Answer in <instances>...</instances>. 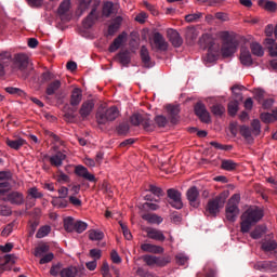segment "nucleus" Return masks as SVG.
Segmentation results:
<instances>
[{
    "label": "nucleus",
    "mask_w": 277,
    "mask_h": 277,
    "mask_svg": "<svg viewBox=\"0 0 277 277\" xmlns=\"http://www.w3.org/2000/svg\"><path fill=\"white\" fill-rule=\"evenodd\" d=\"M239 195H233L225 209L228 222H235L239 215Z\"/></svg>",
    "instance_id": "nucleus-7"
},
{
    "label": "nucleus",
    "mask_w": 277,
    "mask_h": 277,
    "mask_svg": "<svg viewBox=\"0 0 277 277\" xmlns=\"http://www.w3.org/2000/svg\"><path fill=\"white\" fill-rule=\"evenodd\" d=\"M258 5H260V8H263L267 12H276L277 10V3L275 1L258 0Z\"/></svg>",
    "instance_id": "nucleus-33"
},
{
    "label": "nucleus",
    "mask_w": 277,
    "mask_h": 277,
    "mask_svg": "<svg viewBox=\"0 0 277 277\" xmlns=\"http://www.w3.org/2000/svg\"><path fill=\"white\" fill-rule=\"evenodd\" d=\"M267 227L265 225H258L254 230L251 232L252 239H261L265 235Z\"/></svg>",
    "instance_id": "nucleus-37"
},
{
    "label": "nucleus",
    "mask_w": 277,
    "mask_h": 277,
    "mask_svg": "<svg viewBox=\"0 0 277 277\" xmlns=\"http://www.w3.org/2000/svg\"><path fill=\"white\" fill-rule=\"evenodd\" d=\"M202 18V13L197 12V13H192L185 16L186 23H197Z\"/></svg>",
    "instance_id": "nucleus-54"
},
{
    "label": "nucleus",
    "mask_w": 277,
    "mask_h": 277,
    "mask_svg": "<svg viewBox=\"0 0 277 277\" xmlns=\"http://www.w3.org/2000/svg\"><path fill=\"white\" fill-rule=\"evenodd\" d=\"M251 133L253 135H261V121L259 119L251 121Z\"/></svg>",
    "instance_id": "nucleus-52"
},
{
    "label": "nucleus",
    "mask_w": 277,
    "mask_h": 277,
    "mask_svg": "<svg viewBox=\"0 0 277 277\" xmlns=\"http://www.w3.org/2000/svg\"><path fill=\"white\" fill-rule=\"evenodd\" d=\"M142 220H145L148 224H161L163 222V217L156 213H145L142 215Z\"/></svg>",
    "instance_id": "nucleus-31"
},
{
    "label": "nucleus",
    "mask_w": 277,
    "mask_h": 277,
    "mask_svg": "<svg viewBox=\"0 0 277 277\" xmlns=\"http://www.w3.org/2000/svg\"><path fill=\"white\" fill-rule=\"evenodd\" d=\"M199 44L203 47V49H208V57H211L213 53V39H211V35H202L201 38H199Z\"/></svg>",
    "instance_id": "nucleus-17"
},
{
    "label": "nucleus",
    "mask_w": 277,
    "mask_h": 277,
    "mask_svg": "<svg viewBox=\"0 0 277 277\" xmlns=\"http://www.w3.org/2000/svg\"><path fill=\"white\" fill-rule=\"evenodd\" d=\"M118 16L113 18V25H117V27H121L122 25V21H124V18H127V15L124 13H122V10L119 11Z\"/></svg>",
    "instance_id": "nucleus-60"
},
{
    "label": "nucleus",
    "mask_w": 277,
    "mask_h": 277,
    "mask_svg": "<svg viewBox=\"0 0 277 277\" xmlns=\"http://www.w3.org/2000/svg\"><path fill=\"white\" fill-rule=\"evenodd\" d=\"M143 261L149 267H153V265H157V256H155V255H144Z\"/></svg>",
    "instance_id": "nucleus-63"
},
{
    "label": "nucleus",
    "mask_w": 277,
    "mask_h": 277,
    "mask_svg": "<svg viewBox=\"0 0 277 277\" xmlns=\"http://www.w3.org/2000/svg\"><path fill=\"white\" fill-rule=\"evenodd\" d=\"M75 219L72 216H68L64 220V228L67 233H72L75 230Z\"/></svg>",
    "instance_id": "nucleus-49"
},
{
    "label": "nucleus",
    "mask_w": 277,
    "mask_h": 277,
    "mask_svg": "<svg viewBox=\"0 0 277 277\" xmlns=\"http://www.w3.org/2000/svg\"><path fill=\"white\" fill-rule=\"evenodd\" d=\"M120 116V110L117 106H110L108 108H98L95 115L97 124H107V122H114Z\"/></svg>",
    "instance_id": "nucleus-4"
},
{
    "label": "nucleus",
    "mask_w": 277,
    "mask_h": 277,
    "mask_svg": "<svg viewBox=\"0 0 277 277\" xmlns=\"http://www.w3.org/2000/svg\"><path fill=\"white\" fill-rule=\"evenodd\" d=\"M277 248V242L276 240H264L262 242V250L264 252H274Z\"/></svg>",
    "instance_id": "nucleus-41"
},
{
    "label": "nucleus",
    "mask_w": 277,
    "mask_h": 277,
    "mask_svg": "<svg viewBox=\"0 0 277 277\" xmlns=\"http://www.w3.org/2000/svg\"><path fill=\"white\" fill-rule=\"evenodd\" d=\"M69 10H70V0H64L60 4L57 12L60 16H64V14H66Z\"/></svg>",
    "instance_id": "nucleus-48"
},
{
    "label": "nucleus",
    "mask_w": 277,
    "mask_h": 277,
    "mask_svg": "<svg viewBox=\"0 0 277 277\" xmlns=\"http://www.w3.org/2000/svg\"><path fill=\"white\" fill-rule=\"evenodd\" d=\"M251 53L252 55H255L256 57H263L265 55V51L263 50V45L259 42H252L250 44Z\"/></svg>",
    "instance_id": "nucleus-36"
},
{
    "label": "nucleus",
    "mask_w": 277,
    "mask_h": 277,
    "mask_svg": "<svg viewBox=\"0 0 277 277\" xmlns=\"http://www.w3.org/2000/svg\"><path fill=\"white\" fill-rule=\"evenodd\" d=\"M239 133L247 142L252 141V129H250V127L240 126Z\"/></svg>",
    "instance_id": "nucleus-40"
},
{
    "label": "nucleus",
    "mask_w": 277,
    "mask_h": 277,
    "mask_svg": "<svg viewBox=\"0 0 277 277\" xmlns=\"http://www.w3.org/2000/svg\"><path fill=\"white\" fill-rule=\"evenodd\" d=\"M141 250H143V252H149L151 254H163V248L161 246H156L151 243L141 245Z\"/></svg>",
    "instance_id": "nucleus-26"
},
{
    "label": "nucleus",
    "mask_w": 277,
    "mask_h": 277,
    "mask_svg": "<svg viewBox=\"0 0 277 277\" xmlns=\"http://www.w3.org/2000/svg\"><path fill=\"white\" fill-rule=\"evenodd\" d=\"M94 109V100H87L82 103L79 114L82 120H87L90 114H92V110Z\"/></svg>",
    "instance_id": "nucleus-14"
},
{
    "label": "nucleus",
    "mask_w": 277,
    "mask_h": 277,
    "mask_svg": "<svg viewBox=\"0 0 277 277\" xmlns=\"http://www.w3.org/2000/svg\"><path fill=\"white\" fill-rule=\"evenodd\" d=\"M105 237V234L101 230L93 229L89 233V239L91 241H101Z\"/></svg>",
    "instance_id": "nucleus-45"
},
{
    "label": "nucleus",
    "mask_w": 277,
    "mask_h": 277,
    "mask_svg": "<svg viewBox=\"0 0 277 277\" xmlns=\"http://www.w3.org/2000/svg\"><path fill=\"white\" fill-rule=\"evenodd\" d=\"M42 196H43L42 193L38 192V188L32 187L28 190L27 198L28 200H30V198L40 199L42 198Z\"/></svg>",
    "instance_id": "nucleus-61"
},
{
    "label": "nucleus",
    "mask_w": 277,
    "mask_h": 277,
    "mask_svg": "<svg viewBox=\"0 0 277 277\" xmlns=\"http://www.w3.org/2000/svg\"><path fill=\"white\" fill-rule=\"evenodd\" d=\"M50 233H51V226L44 225L38 229L36 237H37V239H42V238L47 237V235H49Z\"/></svg>",
    "instance_id": "nucleus-51"
},
{
    "label": "nucleus",
    "mask_w": 277,
    "mask_h": 277,
    "mask_svg": "<svg viewBox=\"0 0 277 277\" xmlns=\"http://www.w3.org/2000/svg\"><path fill=\"white\" fill-rule=\"evenodd\" d=\"M77 272L75 266L65 267L61 272V277H77Z\"/></svg>",
    "instance_id": "nucleus-43"
},
{
    "label": "nucleus",
    "mask_w": 277,
    "mask_h": 277,
    "mask_svg": "<svg viewBox=\"0 0 277 277\" xmlns=\"http://www.w3.org/2000/svg\"><path fill=\"white\" fill-rule=\"evenodd\" d=\"M62 267V263L53 264L50 268V275L54 277L62 276V269H64Z\"/></svg>",
    "instance_id": "nucleus-53"
},
{
    "label": "nucleus",
    "mask_w": 277,
    "mask_h": 277,
    "mask_svg": "<svg viewBox=\"0 0 277 277\" xmlns=\"http://www.w3.org/2000/svg\"><path fill=\"white\" fill-rule=\"evenodd\" d=\"M5 92H8V94H15L16 96H25V91L19 88L8 87L5 88Z\"/></svg>",
    "instance_id": "nucleus-58"
},
{
    "label": "nucleus",
    "mask_w": 277,
    "mask_h": 277,
    "mask_svg": "<svg viewBox=\"0 0 277 277\" xmlns=\"http://www.w3.org/2000/svg\"><path fill=\"white\" fill-rule=\"evenodd\" d=\"M239 164L235 162V160L223 159L221 161V169L225 170L226 172H235V170H237Z\"/></svg>",
    "instance_id": "nucleus-30"
},
{
    "label": "nucleus",
    "mask_w": 277,
    "mask_h": 277,
    "mask_svg": "<svg viewBox=\"0 0 277 277\" xmlns=\"http://www.w3.org/2000/svg\"><path fill=\"white\" fill-rule=\"evenodd\" d=\"M130 122L133 127H143L148 133L155 131V121L150 119V115L135 113L130 117Z\"/></svg>",
    "instance_id": "nucleus-6"
},
{
    "label": "nucleus",
    "mask_w": 277,
    "mask_h": 277,
    "mask_svg": "<svg viewBox=\"0 0 277 277\" xmlns=\"http://www.w3.org/2000/svg\"><path fill=\"white\" fill-rule=\"evenodd\" d=\"M255 268L260 272H269V261H263L255 264Z\"/></svg>",
    "instance_id": "nucleus-64"
},
{
    "label": "nucleus",
    "mask_w": 277,
    "mask_h": 277,
    "mask_svg": "<svg viewBox=\"0 0 277 277\" xmlns=\"http://www.w3.org/2000/svg\"><path fill=\"white\" fill-rule=\"evenodd\" d=\"M124 40H127L126 31L121 32L117 38L114 39L113 43L108 48L109 53H116V51L122 47Z\"/></svg>",
    "instance_id": "nucleus-20"
},
{
    "label": "nucleus",
    "mask_w": 277,
    "mask_h": 277,
    "mask_svg": "<svg viewBox=\"0 0 277 277\" xmlns=\"http://www.w3.org/2000/svg\"><path fill=\"white\" fill-rule=\"evenodd\" d=\"M240 233H250V229L254 224L263 220V210L259 207H250L241 215Z\"/></svg>",
    "instance_id": "nucleus-1"
},
{
    "label": "nucleus",
    "mask_w": 277,
    "mask_h": 277,
    "mask_svg": "<svg viewBox=\"0 0 277 277\" xmlns=\"http://www.w3.org/2000/svg\"><path fill=\"white\" fill-rule=\"evenodd\" d=\"M82 100H83V92L81 91V89L79 88L74 89L70 95V101H69L71 107H79Z\"/></svg>",
    "instance_id": "nucleus-22"
},
{
    "label": "nucleus",
    "mask_w": 277,
    "mask_h": 277,
    "mask_svg": "<svg viewBox=\"0 0 277 277\" xmlns=\"http://www.w3.org/2000/svg\"><path fill=\"white\" fill-rule=\"evenodd\" d=\"M170 261H172V258L170 256H156L157 267H166Z\"/></svg>",
    "instance_id": "nucleus-55"
},
{
    "label": "nucleus",
    "mask_w": 277,
    "mask_h": 277,
    "mask_svg": "<svg viewBox=\"0 0 277 277\" xmlns=\"http://www.w3.org/2000/svg\"><path fill=\"white\" fill-rule=\"evenodd\" d=\"M49 250H51V247H49V245L47 243H42L35 249V256L37 258L44 256V254H47Z\"/></svg>",
    "instance_id": "nucleus-44"
},
{
    "label": "nucleus",
    "mask_w": 277,
    "mask_h": 277,
    "mask_svg": "<svg viewBox=\"0 0 277 277\" xmlns=\"http://www.w3.org/2000/svg\"><path fill=\"white\" fill-rule=\"evenodd\" d=\"M239 111V100H235L228 103V114L229 116H236Z\"/></svg>",
    "instance_id": "nucleus-50"
},
{
    "label": "nucleus",
    "mask_w": 277,
    "mask_h": 277,
    "mask_svg": "<svg viewBox=\"0 0 277 277\" xmlns=\"http://www.w3.org/2000/svg\"><path fill=\"white\" fill-rule=\"evenodd\" d=\"M8 179V172H0V198L5 196L8 189H10V182L5 181Z\"/></svg>",
    "instance_id": "nucleus-28"
},
{
    "label": "nucleus",
    "mask_w": 277,
    "mask_h": 277,
    "mask_svg": "<svg viewBox=\"0 0 277 277\" xmlns=\"http://www.w3.org/2000/svg\"><path fill=\"white\" fill-rule=\"evenodd\" d=\"M60 88H62V81L53 80L50 83H48L45 94L48 96H53L57 92V90H60Z\"/></svg>",
    "instance_id": "nucleus-29"
},
{
    "label": "nucleus",
    "mask_w": 277,
    "mask_h": 277,
    "mask_svg": "<svg viewBox=\"0 0 277 277\" xmlns=\"http://www.w3.org/2000/svg\"><path fill=\"white\" fill-rule=\"evenodd\" d=\"M167 196L169 198L168 202L173 207V209H183L182 194L176 188H169L167 190Z\"/></svg>",
    "instance_id": "nucleus-8"
},
{
    "label": "nucleus",
    "mask_w": 277,
    "mask_h": 277,
    "mask_svg": "<svg viewBox=\"0 0 277 277\" xmlns=\"http://www.w3.org/2000/svg\"><path fill=\"white\" fill-rule=\"evenodd\" d=\"M140 55L145 68H153V66H155V64H153V58H150V52H148L146 45L141 47Z\"/></svg>",
    "instance_id": "nucleus-19"
},
{
    "label": "nucleus",
    "mask_w": 277,
    "mask_h": 277,
    "mask_svg": "<svg viewBox=\"0 0 277 277\" xmlns=\"http://www.w3.org/2000/svg\"><path fill=\"white\" fill-rule=\"evenodd\" d=\"M186 198L194 209H198L200 207V192H198V187L193 186L187 189Z\"/></svg>",
    "instance_id": "nucleus-11"
},
{
    "label": "nucleus",
    "mask_w": 277,
    "mask_h": 277,
    "mask_svg": "<svg viewBox=\"0 0 277 277\" xmlns=\"http://www.w3.org/2000/svg\"><path fill=\"white\" fill-rule=\"evenodd\" d=\"M167 111L169 113L171 124H176V122H179V118H180L179 114H181V108L179 107V105L167 106Z\"/></svg>",
    "instance_id": "nucleus-25"
},
{
    "label": "nucleus",
    "mask_w": 277,
    "mask_h": 277,
    "mask_svg": "<svg viewBox=\"0 0 277 277\" xmlns=\"http://www.w3.org/2000/svg\"><path fill=\"white\" fill-rule=\"evenodd\" d=\"M130 129L131 128L129 127V124L127 122H123L117 127V133H118V135H127V133H129Z\"/></svg>",
    "instance_id": "nucleus-62"
},
{
    "label": "nucleus",
    "mask_w": 277,
    "mask_h": 277,
    "mask_svg": "<svg viewBox=\"0 0 277 277\" xmlns=\"http://www.w3.org/2000/svg\"><path fill=\"white\" fill-rule=\"evenodd\" d=\"M228 196V190H224L215 198L210 199L206 206V215H212V217H215L217 213H220V209L224 208Z\"/></svg>",
    "instance_id": "nucleus-3"
},
{
    "label": "nucleus",
    "mask_w": 277,
    "mask_h": 277,
    "mask_svg": "<svg viewBox=\"0 0 277 277\" xmlns=\"http://www.w3.org/2000/svg\"><path fill=\"white\" fill-rule=\"evenodd\" d=\"M154 44L157 51H168V43L166 42V38L160 32L154 34Z\"/></svg>",
    "instance_id": "nucleus-21"
},
{
    "label": "nucleus",
    "mask_w": 277,
    "mask_h": 277,
    "mask_svg": "<svg viewBox=\"0 0 277 277\" xmlns=\"http://www.w3.org/2000/svg\"><path fill=\"white\" fill-rule=\"evenodd\" d=\"M66 159V155L62 151H57L55 155L50 157V163L54 168H61Z\"/></svg>",
    "instance_id": "nucleus-27"
},
{
    "label": "nucleus",
    "mask_w": 277,
    "mask_h": 277,
    "mask_svg": "<svg viewBox=\"0 0 277 277\" xmlns=\"http://www.w3.org/2000/svg\"><path fill=\"white\" fill-rule=\"evenodd\" d=\"M197 38H198V29H196L195 27L187 28L186 39L190 41V44L196 42Z\"/></svg>",
    "instance_id": "nucleus-46"
},
{
    "label": "nucleus",
    "mask_w": 277,
    "mask_h": 277,
    "mask_svg": "<svg viewBox=\"0 0 277 277\" xmlns=\"http://www.w3.org/2000/svg\"><path fill=\"white\" fill-rule=\"evenodd\" d=\"M96 10H98V3H94L92 5L91 12L82 21V25H83L84 29H92V27H94V24L98 19V15H96Z\"/></svg>",
    "instance_id": "nucleus-12"
},
{
    "label": "nucleus",
    "mask_w": 277,
    "mask_h": 277,
    "mask_svg": "<svg viewBox=\"0 0 277 277\" xmlns=\"http://www.w3.org/2000/svg\"><path fill=\"white\" fill-rule=\"evenodd\" d=\"M102 14L106 18H109L111 14H120V10H118V5L114 4V2L107 1L103 5Z\"/></svg>",
    "instance_id": "nucleus-18"
},
{
    "label": "nucleus",
    "mask_w": 277,
    "mask_h": 277,
    "mask_svg": "<svg viewBox=\"0 0 277 277\" xmlns=\"http://www.w3.org/2000/svg\"><path fill=\"white\" fill-rule=\"evenodd\" d=\"M94 3H98L94 0H81L80 4H79V10L81 12V14H83V12H85L87 10H90V8L92 9V5Z\"/></svg>",
    "instance_id": "nucleus-47"
},
{
    "label": "nucleus",
    "mask_w": 277,
    "mask_h": 277,
    "mask_svg": "<svg viewBox=\"0 0 277 277\" xmlns=\"http://www.w3.org/2000/svg\"><path fill=\"white\" fill-rule=\"evenodd\" d=\"M117 57L122 66H129L131 64V52L129 50L119 52Z\"/></svg>",
    "instance_id": "nucleus-35"
},
{
    "label": "nucleus",
    "mask_w": 277,
    "mask_h": 277,
    "mask_svg": "<svg viewBox=\"0 0 277 277\" xmlns=\"http://www.w3.org/2000/svg\"><path fill=\"white\" fill-rule=\"evenodd\" d=\"M13 69L17 70L19 79H29L31 77V71L34 66L29 64V56L27 54H16L13 60Z\"/></svg>",
    "instance_id": "nucleus-2"
},
{
    "label": "nucleus",
    "mask_w": 277,
    "mask_h": 277,
    "mask_svg": "<svg viewBox=\"0 0 277 277\" xmlns=\"http://www.w3.org/2000/svg\"><path fill=\"white\" fill-rule=\"evenodd\" d=\"M53 207H56L57 209H67L69 202L66 198L62 197H54L52 200Z\"/></svg>",
    "instance_id": "nucleus-38"
},
{
    "label": "nucleus",
    "mask_w": 277,
    "mask_h": 277,
    "mask_svg": "<svg viewBox=\"0 0 277 277\" xmlns=\"http://www.w3.org/2000/svg\"><path fill=\"white\" fill-rule=\"evenodd\" d=\"M195 116H198L199 120L209 124L211 122V114L207 110V106L202 102H197L194 107Z\"/></svg>",
    "instance_id": "nucleus-10"
},
{
    "label": "nucleus",
    "mask_w": 277,
    "mask_h": 277,
    "mask_svg": "<svg viewBox=\"0 0 277 277\" xmlns=\"http://www.w3.org/2000/svg\"><path fill=\"white\" fill-rule=\"evenodd\" d=\"M75 174H77V176H81L82 179H85V181H89L90 183H96V176H94V174H91L90 171H88V168L78 164L75 168Z\"/></svg>",
    "instance_id": "nucleus-13"
},
{
    "label": "nucleus",
    "mask_w": 277,
    "mask_h": 277,
    "mask_svg": "<svg viewBox=\"0 0 277 277\" xmlns=\"http://www.w3.org/2000/svg\"><path fill=\"white\" fill-rule=\"evenodd\" d=\"M262 122L269 124L277 120V108L273 109L272 113H262L260 116Z\"/></svg>",
    "instance_id": "nucleus-32"
},
{
    "label": "nucleus",
    "mask_w": 277,
    "mask_h": 277,
    "mask_svg": "<svg viewBox=\"0 0 277 277\" xmlns=\"http://www.w3.org/2000/svg\"><path fill=\"white\" fill-rule=\"evenodd\" d=\"M88 229V223L83 222V221H77L75 223V227L74 230H76V233H83L84 230Z\"/></svg>",
    "instance_id": "nucleus-56"
},
{
    "label": "nucleus",
    "mask_w": 277,
    "mask_h": 277,
    "mask_svg": "<svg viewBox=\"0 0 277 277\" xmlns=\"http://www.w3.org/2000/svg\"><path fill=\"white\" fill-rule=\"evenodd\" d=\"M265 44L268 47L271 57H277L276 45L274 48V44H276V40L272 37H268L265 39Z\"/></svg>",
    "instance_id": "nucleus-39"
},
{
    "label": "nucleus",
    "mask_w": 277,
    "mask_h": 277,
    "mask_svg": "<svg viewBox=\"0 0 277 277\" xmlns=\"http://www.w3.org/2000/svg\"><path fill=\"white\" fill-rule=\"evenodd\" d=\"M240 62L242 66H252V53H250V50L246 47H242L240 49Z\"/></svg>",
    "instance_id": "nucleus-23"
},
{
    "label": "nucleus",
    "mask_w": 277,
    "mask_h": 277,
    "mask_svg": "<svg viewBox=\"0 0 277 277\" xmlns=\"http://www.w3.org/2000/svg\"><path fill=\"white\" fill-rule=\"evenodd\" d=\"M12 62V54L10 52L0 53V77H5V68Z\"/></svg>",
    "instance_id": "nucleus-15"
},
{
    "label": "nucleus",
    "mask_w": 277,
    "mask_h": 277,
    "mask_svg": "<svg viewBox=\"0 0 277 277\" xmlns=\"http://www.w3.org/2000/svg\"><path fill=\"white\" fill-rule=\"evenodd\" d=\"M169 41L171 42L172 47L175 49H179L183 45V37H181V34L174 29H169L167 31Z\"/></svg>",
    "instance_id": "nucleus-16"
},
{
    "label": "nucleus",
    "mask_w": 277,
    "mask_h": 277,
    "mask_svg": "<svg viewBox=\"0 0 277 277\" xmlns=\"http://www.w3.org/2000/svg\"><path fill=\"white\" fill-rule=\"evenodd\" d=\"M0 198H2L4 202H10V205L21 206L25 202V196L23 193L16 190L8 193V188L5 195H2Z\"/></svg>",
    "instance_id": "nucleus-9"
},
{
    "label": "nucleus",
    "mask_w": 277,
    "mask_h": 277,
    "mask_svg": "<svg viewBox=\"0 0 277 277\" xmlns=\"http://www.w3.org/2000/svg\"><path fill=\"white\" fill-rule=\"evenodd\" d=\"M155 123L157 124V127L162 129L168 124V118H166L163 115H158L155 117Z\"/></svg>",
    "instance_id": "nucleus-59"
},
{
    "label": "nucleus",
    "mask_w": 277,
    "mask_h": 277,
    "mask_svg": "<svg viewBox=\"0 0 277 277\" xmlns=\"http://www.w3.org/2000/svg\"><path fill=\"white\" fill-rule=\"evenodd\" d=\"M232 92L236 101H243V96L241 95V87L237 84L233 85Z\"/></svg>",
    "instance_id": "nucleus-57"
},
{
    "label": "nucleus",
    "mask_w": 277,
    "mask_h": 277,
    "mask_svg": "<svg viewBox=\"0 0 277 277\" xmlns=\"http://www.w3.org/2000/svg\"><path fill=\"white\" fill-rule=\"evenodd\" d=\"M146 233L148 239H154L155 241H166V235H163V232L160 229L148 227Z\"/></svg>",
    "instance_id": "nucleus-24"
},
{
    "label": "nucleus",
    "mask_w": 277,
    "mask_h": 277,
    "mask_svg": "<svg viewBox=\"0 0 277 277\" xmlns=\"http://www.w3.org/2000/svg\"><path fill=\"white\" fill-rule=\"evenodd\" d=\"M211 113L213 116H217L220 118L224 116L226 108L222 104H214L211 106Z\"/></svg>",
    "instance_id": "nucleus-42"
},
{
    "label": "nucleus",
    "mask_w": 277,
    "mask_h": 277,
    "mask_svg": "<svg viewBox=\"0 0 277 277\" xmlns=\"http://www.w3.org/2000/svg\"><path fill=\"white\" fill-rule=\"evenodd\" d=\"M223 44L221 48V53L224 57H233L237 53V47L239 42L235 37L230 36L228 32H224L222 36Z\"/></svg>",
    "instance_id": "nucleus-5"
},
{
    "label": "nucleus",
    "mask_w": 277,
    "mask_h": 277,
    "mask_svg": "<svg viewBox=\"0 0 277 277\" xmlns=\"http://www.w3.org/2000/svg\"><path fill=\"white\" fill-rule=\"evenodd\" d=\"M26 142L23 138H16V140H6V146H9V148H13V150H21V148H23V146H25Z\"/></svg>",
    "instance_id": "nucleus-34"
}]
</instances>
